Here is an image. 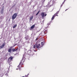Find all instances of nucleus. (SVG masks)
<instances>
[{
  "mask_svg": "<svg viewBox=\"0 0 77 77\" xmlns=\"http://www.w3.org/2000/svg\"><path fill=\"white\" fill-rule=\"evenodd\" d=\"M35 47H36V46H35V45H34L33 46V48H35Z\"/></svg>",
  "mask_w": 77,
  "mask_h": 77,
  "instance_id": "21",
  "label": "nucleus"
},
{
  "mask_svg": "<svg viewBox=\"0 0 77 77\" xmlns=\"http://www.w3.org/2000/svg\"><path fill=\"white\" fill-rule=\"evenodd\" d=\"M5 75L6 77H8V73H6Z\"/></svg>",
  "mask_w": 77,
  "mask_h": 77,
  "instance_id": "16",
  "label": "nucleus"
},
{
  "mask_svg": "<svg viewBox=\"0 0 77 77\" xmlns=\"http://www.w3.org/2000/svg\"><path fill=\"white\" fill-rule=\"evenodd\" d=\"M40 11H39L38 13H37V14H36V15H38V14H39V12H40Z\"/></svg>",
  "mask_w": 77,
  "mask_h": 77,
  "instance_id": "19",
  "label": "nucleus"
},
{
  "mask_svg": "<svg viewBox=\"0 0 77 77\" xmlns=\"http://www.w3.org/2000/svg\"><path fill=\"white\" fill-rule=\"evenodd\" d=\"M22 77H25L24 76H22Z\"/></svg>",
  "mask_w": 77,
  "mask_h": 77,
  "instance_id": "29",
  "label": "nucleus"
},
{
  "mask_svg": "<svg viewBox=\"0 0 77 77\" xmlns=\"http://www.w3.org/2000/svg\"><path fill=\"white\" fill-rule=\"evenodd\" d=\"M8 66V67L7 68L8 69H9L10 68V66H11V64H10L9 66Z\"/></svg>",
  "mask_w": 77,
  "mask_h": 77,
  "instance_id": "14",
  "label": "nucleus"
},
{
  "mask_svg": "<svg viewBox=\"0 0 77 77\" xmlns=\"http://www.w3.org/2000/svg\"><path fill=\"white\" fill-rule=\"evenodd\" d=\"M1 14H3V11H1Z\"/></svg>",
  "mask_w": 77,
  "mask_h": 77,
  "instance_id": "18",
  "label": "nucleus"
},
{
  "mask_svg": "<svg viewBox=\"0 0 77 77\" xmlns=\"http://www.w3.org/2000/svg\"><path fill=\"white\" fill-rule=\"evenodd\" d=\"M28 75H29V74H28L27 75H25V77H27L28 76Z\"/></svg>",
  "mask_w": 77,
  "mask_h": 77,
  "instance_id": "20",
  "label": "nucleus"
},
{
  "mask_svg": "<svg viewBox=\"0 0 77 77\" xmlns=\"http://www.w3.org/2000/svg\"><path fill=\"white\" fill-rule=\"evenodd\" d=\"M13 59H14V57L12 56L10 57L8 59V63H10L12 61V60H13Z\"/></svg>",
  "mask_w": 77,
  "mask_h": 77,
  "instance_id": "2",
  "label": "nucleus"
},
{
  "mask_svg": "<svg viewBox=\"0 0 77 77\" xmlns=\"http://www.w3.org/2000/svg\"><path fill=\"white\" fill-rule=\"evenodd\" d=\"M23 62V59L21 60L20 62L19 63V65L18 66V67L19 68V69H20V68L21 67V66L23 65V63L22 62Z\"/></svg>",
  "mask_w": 77,
  "mask_h": 77,
  "instance_id": "3",
  "label": "nucleus"
},
{
  "mask_svg": "<svg viewBox=\"0 0 77 77\" xmlns=\"http://www.w3.org/2000/svg\"><path fill=\"white\" fill-rule=\"evenodd\" d=\"M35 25L34 24L33 25L31 26L30 28L31 29H34V28H35Z\"/></svg>",
  "mask_w": 77,
  "mask_h": 77,
  "instance_id": "7",
  "label": "nucleus"
},
{
  "mask_svg": "<svg viewBox=\"0 0 77 77\" xmlns=\"http://www.w3.org/2000/svg\"><path fill=\"white\" fill-rule=\"evenodd\" d=\"M5 43H3L2 45L0 46V48H3L4 47H5Z\"/></svg>",
  "mask_w": 77,
  "mask_h": 77,
  "instance_id": "6",
  "label": "nucleus"
},
{
  "mask_svg": "<svg viewBox=\"0 0 77 77\" xmlns=\"http://www.w3.org/2000/svg\"><path fill=\"white\" fill-rule=\"evenodd\" d=\"M55 17V16H54V15H53V17H52L51 19V20H54V18Z\"/></svg>",
  "mask_w": 77,
  "mask_h": 77,
  "instance_id": "11",
  "label": "nucleus"
},
{
  "mask_svg": "<svg viewBox=\"0 0 77 77\" xmlns=\"http://www.w3.org/2000/svg\"><path fill=\"white\" fill-rule=\"evenodd\" d=\"M36 48H41V44L40 43L37 44H36L35 45Z\"/></svg>",
  "mask_w": 77,
  "mask_h": 77,
  "instance_id": "4",
  "label": "nucleus"
},
{
  "mask_svg": "<svg viewBox=\"0 0 77 77\" xmlns=\"http://www.w3.org/2000/svg\"><path fill=\"white\" fill-rule=\"evenodd\" d=\"M41 15L42 16V18L44 19V17H45V13L44 12H42L41 13Z\"/></svg>",
  "mask_w": 77,
  "mask_h": 77,
  "instance_id": "5",
  "label": "nucleus"
},
{
  "mask_svg": "<svg viewBox=\"0 0 77 77\" xmlns=\"http://www.w3.org/2000/svg\"><path fill=\"white\" fill-rule=\"evenodd\" d=\"M17 13H15L14 14V15H13V16L11 18L12 20H14V19H15V18H16L17 16Z\"/></svg>",
  "mask_w": 77,
  "mask_h": 77,
  "instance_id": "1",
  "label": "nucleus"
},
{
  "mask_svg": "<svg viewBox=\"0 0 77 77\" xmlns=\"http://www.w3.org/2000/svg\"><path fill=\"white\" fill-rule=\"evenodd\" d=\"M38 39V38H36V39H35V41H37V39Z\"/></svg>",
  "mask_w": 77,
  "mask_h": 77,
  "instance_id": "26",
  "label": "nucleus"
},
{
  "mask_svg": "<svg viewBox=\"0 0 77 77\" xmlns=\"http://www.w3.org/2000/svg\"><path fill=\"white\" fill-rule=\"evenodd\" d=\"M17 50H18V48H17V49H15V51H16Z\"/></svg>",
  "mask_w": 77,
  "mask_h": 77,
  "instance_id": "25",
  "label": "nucleus"
},
{
  "mask_svg": "<svg viewBox=\"0 0 77 77\" xmlns=\"http://www.w3.org/2000/svg\"><path fill=\"white\" fill-rule=\"evenodd\" d=\"M59 11H57V13H56V14H59Z\"/></svg>",
  "mask_w": 77,
  "mask_h": 77,
  "instance_id": "23",
  "label": "nucleus"
},
{
  "mask_svg": "<svg viewBox=\"0 0 77 77\" xmlns=\"http://www.w3.org/2000/svg\"><path fill=\"white\" fill-rule=\"evenodd\" d=\"M54 16L56 17V16H58V15H57V14L56 13L54 15Z\"/></svg>",
  "mask_w": 77,
  "mask_h": 77,
  "instance_id": "17",
  "label": "nucleus"
},
{
  "mask_svg": "<svg viewBox=\"0 0 77 77\" xmlns=\"http://www.w3.org/2000/svg\"><path fill=\"white\" fill-rule=\"evenodd\" d=\"M4 75V74L3 73H1L0 74V76L1 77H3V76Z\"/></svg>",
  "mask_w": 77,
  "mask_h": 77,
  "instance_id": "10",
  "label": "nucleus"
},
{
  "mask_svg": "<svg viewBox=\"0 0 77 77\" xmlns=\"http://www.w3.org/2000/svg\"><path fill=\"white\" fill-rule=\"evenodd\" d=\"M68 9H66V10H65V11H67V10H68Z\"/></svg>",
  "mask_w": 77,
  "mask_h": 77,
  "instance_id": "28",
  "label": "nucleus"
},
{
  "mask_svg": "<svg viewBox=\"0 0 77 77\" xmlns=\"http://www.w3.org/2000/svg\"><path fill=\"white\" fill-rule=\"evenodd\" d=\"M61 7H62V5H61Z\"/></svg>",
  "mask_w": 77,
  "mask_h": 77,
  "instance_id": "30",
  "label": "nucleus"
},
{
  "mask_svg": "<svg viewBox=\"0 0 77 77\" xmlns=\"http://www.w3.org/2000/svg\"><path fill=\"white\" fill-rule=\"evenodd\" d=\"M11 51H12V48H9L8 50V51L9 52H11Z\"/></svg>",
  "mask_w": 77,
  "mask_h": 77,
  "instance_id": "9",
  "label": "nucleus"
},
{
  "mask_svg": "<svg viewBox=\"0 0 77 77\" xmlns=\"http://www.w3.org/2000/svg\"><path fill=\"white\" fill-rule=\"evenodd\" d=\"M17 24H15V25H14L13 27V29H15V28L17 27Z\"/></svg>",
  "mask_w": 77,
  "mask_h": 77,
  "instance_id": "12",
  "label": "nucleus"
},
{
  "mask_svg": "<svg viewBox=\"0 0 77 77\" xmlns=\"http://www.w3.org/2000/svg\"><path fill=\"white\" fill-rule=\"evenodd\" d=\"M47 16V14H45V16Z\"/></svg>",
  "mask_w": 77,
  "mask_h": 77,
  "instance_id": "27",
  "label": "nucleus"
},
{
  "mask_svg": "<svg viewBox=\"0 0 77 77\" xmlns=\"http://www.w3.org/2000/svg\"><path fill=\"white\" fill-rule=\"evenodd\" d=\"M12 50L13 52L15 51V48L12 49Z\"/></svg>",
  "mask_w": 77,
  "mask_h": 77,
  "instance_id": "15",
  "label": "nucleus"
},
{
  "mask_svg": "<svg viewBox=\"0 0 77 77\" xmlns=\"http://www.w3.org/2000/svg\"><path fill=\"white\" fill-rule=\"evenodd\" d=\"M1 11H4V7L2 9Z\"/></svg>",
  "mask_w": 77,
  "mask_h": 77,
  "instance_id": "22",
  "label": "nucleus"
},
{
  "mask_svg": "<svg viewBox=\"0 0 77 77\" xmlns=\"http://www.w3.org/2000/svg\"><path fill=\"white\" fill-rule=\"evenodd\" d=\"M41 44L42 45V46H43V45H44V44L42 42H41Z\"/></svg>",
  "mask_w": 77,
  "mask_h": 77,
  "instance_id": "13",
  "label": "nucleus"
},
{
  "mask_svg": "<svg viewBox=\"0 0 77 77\" xmlns=\"http://www.w3.org/2000/svg\"><path fill=\"white\" fill-rule=\"evenodd\" d=\"M33 16L30 17L29 18V21H32V20H33Z\"/></svg>",
  "mask_w": 77,
  "mask_h": 77,
  "instance_id": "8",
  "label": "nucleus"
},
{
  "mask_svg": "<svg viewBox=\"0 0 77 77\" xmlns=\"http://www.w3.org/2000/svg\"><path fill=\"white\" fill-rule=\"evenodd\" d=\"M50 24V23H48L47 24V25L49 26Z\"/></svg>",
  "mask_w": 77,
  "mask_h": 77,
  "instance_id": "24",
  "label": "nucleus"
}]
</instances>
